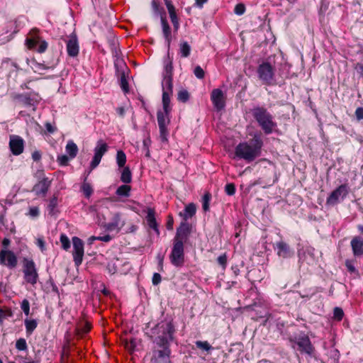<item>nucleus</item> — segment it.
Returning a JSON list of instances; mask_svg holds the SVG:
<instances>
[{
	"instance_id": "45",
	"label": "nucleus",
	"mask_w": 363,
	"mask_h": 363,
	"mask_svg": "<svg viewBox=\"0 0 363 363\" xmlns=\"http://www.w3.org/2000/svg\"><path fill=\"white\" fill-rule=\"evenodd\" d=\"M218 263L222 267L223 269H225L227 267L228 257L225 253L220 255L217 259Z\"/></svg>"
},
{
	"instance_id": "16",
	"label": "nucleus",
	"mask_w": 363,
	"mask_h": 363,
	"mask_svg": "<svg viewBox=\"0 0 363 363\" xmlns=\"http://www.w3.org/2000/svg\"><path fill=\"white\" fill-rule=\"evenodd\" d=\"M65 42L68 55L73 57H77L79 52V47L76 34L72 33Z\"/></svg>"
},
{
	"instance_id": "17",
	"label": "nucleus",
	"mask_w": 363,
	"mask_h": 363,
	"mask_svg": "<svg viewBox=\"0 0 363 363\" xmlns=\"http://www.w3.org/2000/svg\"><path fill=\"white\" fill-rule=\"evenodd\" d=\"M211 101L217 110H221L224 108L225 102L223 92L220 89H215L211 94Z\"/></svg>"
},
{
	"instance_id": "23",
	"label": "nucleus",
	"mask_w": 363,
	"mask_h": 363,
	"mask_svg": "<svg viewBox=\"0 0 363 363\" xmlns=\"http://www.w3.org/2000/svg\"><path fill=\"white\" fill-rule=\"evenodd\" d=\"M277 255L283 258H287L291 257V252L289 245L284 242H279L277 243Z\"/></svg>"
},
{
	"instance_id": "7",
	"label": "nucleus",
	"mask_w": 363,
	"mask_h": 363,
	"mask_svg": "<svg viewBox=\"0 0 363 363\" xmlns=\"http://www.w3.org/2000/svg\"><path fill=\"white\" fill-rule=\"evenodd\" d=\"M171 263L177 267L183 266L184 263V249L182 242H173V247L169 256Z\"/></svg>"
},
{
	"instance_id": "6",
	"label": "nucleus",
	"mask_w": 363,
	"mask_h": 363,
	"mask_svg": "<svg viewBox=\"0 0 363 363\" xmlns=\"http://www.w3.org/2000/svg\"><path fill=\"white\" fill-rule=\"evenodd\" d=\"M169 113L159 111L157 113V123L160 129V138L163 143H167L169 131L167 126L170 123Z\"/></svg>"
},
{
	"instance_id": "19",
	"label": "nucleus",
	"mask_w": 363,
	"mask_h": 363,
	"mask_svg": "<svg viewBox=\"0 0 363 363\" xmlns=\"http://www.w3.org/2000/svg\"><path fill=\"white\" fill-rule=\"evenodd\" d=\"M146 220L148 226L153 229L155 232L157 233V235H160V230L158 228V224L157 223L156 218H155V211L154 208H147V216Z\"/></svg>"
},
{
	"instance_id": "5",
	"label": "nucleus",
	"mask_w": 363,
	"mask_h": 363,
	"mask_svg": "<svg viewBox=\"0 0 363 363\" xmlns=\"http://www.w3.org/2000/svg\"><path fill=\"white\" fill-rule=\"evenodd\" d=\"M24 279L27 283L35 285L38 279V274L34 262L24 258L23 260Z\"/></svg>"
},
{
	"instance_id": "56",
	"label": "nucleus",
	"mask_w": 363,
	"mask_h": 363,
	"mask_svg": "<svg viewBox=\"0 0 363 363\" xmlns=\"http://www.w3.org/2000/svg\"><path fill=\"white\" fill-rule=\"evenodd\" d=\"M345 266L350 272L353 273L356 272V269L350 260H346Z\"/></svg>"
},
{
	"instance_id": "8",
	"label": "nucleus",
	"mask_w": 363,
	"mask_h": 363,
	"mask_svg": "<svg viewBox=\"0 0 363 363\" xmlns=\"http://www.w3.org/2000/svg\"><path fill=\"white\" fill-rule=\"evenodd\" d=\"M290 342L296 343L298 345V349L301 352L306 353L308 355H312L315 351V348L312 345L308 335H304L295 339L290 338Z\"/></svg>"
},
{
	"instance_id": "3",
	"label": "nucleus",
	"mask_w": 363,
	"mask_h": 363,
	"mask_svg": "<svg viewBox=\"0 0 363 363\" xmlns=\"http://www.w3.org/2000/svg\"><path fill=\"white\" fill-rule=\"evenodd\" d=\"M252 115L266 135L271 134L277 127L273 116L263 106H255L251 110Z\"/></svg>"
},
{
	"instance_id": "32",
	"label": "nucleus",
	"mask_w": 363,
	"mask_h": 363,
	"mask_svg": "<svg viewBox=\"0 0 363 363\" xmlns=\"http://www.w3.org/2000/svg\"><path fill=\"white\" fill-rule=\"evenodd\" d=\"M131 187L129 185H121L116 190V194L121 196H128Z\"/></svg>"
},
{
	"instance_id": "21",
	"label": "nucleus",
	"mask_w": 363,
	"mask_h": 363,
	"mask_svg": "<svg viewBox=\"0 0 363 363\" xmlns=\"http://www.w3.org/2000/svg\"><path fill=\"white\" fill-rule=\"evenodd\" d=\"M166 6L169 14V17L171 19V21L173 24L174 29L175 31H177L179 27V18L176 13V10L173 4L170 1L166 2Z\"/></svg>"
},
{
	"instance_id": "42",
	"label": "nucleus",
	"mask_w": 363,
	"mask_h": 363,
	"mask_svg": "<svg viewBox=\"0 0 363 363\" xmlns=\"http://www.w3.org/2000/svg\"><path fill=\"white\" fill-rule=\"evenodd\" d=\"M151 144V140L150 136L148 135L146 138L143 140V149L145 150V156L150 157V152L149 147Z\"/></svg>"
},
{
	"instance_id": "22",
	"label": "nucleus",
	"mask_w": 363,
	"mask_h": 363,
	"mask_svg": "<svg viewBox=\"0 0 363 363\" xmlns=\"http://www.w3.org/2000/svg\"><path fill=\"white\" fill-rule=\"evenodd\" d=\"M125 224L124 220H121V215L119 213H116L113 216V221L108 223L106 225V228L108 230H113L117 229L120 230Z\"/></svg>"
},
{
	"instance_id": "55",
	"label": "nucleus",
	"mask_w": 363,
	"mask_h": 363,
	"mask_svg": "<svg viewBox=\"0 0 363 363\" xmlns=\"http://www.w3.org/2000/svg\"><path fill=\"white\" fill-rule=\"evenodd\" d=\"M121 86L124 91H128V83L124 75H123L121 78Z\"/></svg>"
},
{
	"instance_id": "39",
	"label": "nucleus",
	"mask_w": 363,
	"mask_h": 363,
	"mask_svg": "<svg viewBox=\"0 0 363 363\" xmlns=\"http://www.w3.org/2000/svg\"><path fill=\"white\" fill-rule=\"evenodd\" d=\"M12 315V311L9 308L0 309V325L3 324V321L6 317H11Z\"/></svg>"
},
{
	"instance_id": "26",
	"label": "nucleus",
	"mask_w": 363,
	"mask_h": 363,
	"mask_svg": "<svg viewBox=\"0 0 363 363\" xmlns=\"http://www.w3.org/2000/svg\"><path fill=\"white\" fill-rule=\"evenodd\" d=\"M108 202V199H104L100 201H98L94 205L90 206L89 209L91 212H94L96 215H99L103 213V208H107V203Z\"/></svg>"
},
{
	"instance_id": "4",
	"label": "nucleus",
	"mask_w": 363,
	"mask_h": 363,
	"mask_svg": "<svg viewBox=\"0 0 363 363\" xmlns=\"http://www.w3.org/2000/svg\"><path fill=\"white\" fill-rule=\"evenodd\" d=\"M156 347L157 348L152 352L151 363H171L169 344L156 345Z\"/></svg>"
},
{
	"instance_id": "54",
	"label": "nucleus",
	"mask_w": 363,
	"mask_h": 363,
	"mask_svg": "<svg viewBox=\"0 0 363 363\" xmlns=\"http://www.w3.org/2000/svg\"><path fill=\"white\" fill-rule=\"evenodd\" d=\"M57 162L60 165L65 166L68 164L69 157L67 155H61L57 157Z\"/></svg>"
},
{
	"instance_id": "11",
	"label": "nucleus",
	"mask_w": 363,
	"mask_h": 363,
	"mask_svg": "<svg viewBox=\"0 0 363 363\" xmlns=\"http://www.w3.org/2000/svg\"><path fill=\"white\" fill-rule=\"evenodd\" d=\"M0 264L11 269L15 268L18 264L17 257L11 250H1L0 251Z\"/></svg>"
},
{
	"instance_id": "15",
	"label": "nucleus",
	"mask_w": 363,
	"mask_h": 363,
	"mask_svg": "<svg viewBox=\"0 0 363 363\" xmlns=\"http://www.w3.org/2000/svg\"><path fill=\"white\" fill-rule=\"evenodd\" d=\"M9 147L14 155H21L24 150V141L18 135H11L9 141Z\"/></svg>"
},
{
	"instance_id": "41",
	"label": "nucleus",
	"mask_w": 363,
	"mask_h": 363,
	"mask_svg": "<svg viewBox=\"0 0 363 363\" xmlns=\"http://www.w3.org/2000/svg\"><path fill=\"white\" fill-rule=\"evenodd\" d=\"M189 94L186 90H181L178 92L177 99L179 101L186 102L189 100Z\"/></svg>"
},
{
	"instance_id": "50",
	"label": "nucleus",
	"mask_w": 363,
	"mask_h": 363,
	"mask_svg": "<svg viewBox=\"0 0 363 363\" xmlns=\"http://www.w3.org/2000/svg\"><path fill=\"white\" fill-rule=\"evenodd\" d=\"M194 73L199 79H203L205 76L203 69L200 66H196L194 69Z\"/></svg>"
},
{
	"instance_id": "46",
	"label": "nucleus",
	"mask_w": 363,
	"mask_h": 363,
	"mask_svg": "<svg viewBox=\"0 0 363 363\" xmlns=\"http://www.w3.org/2000/svg\"><path fill=\"white\" fill-rule=\"evenodd\" d=\"M344 316V312L342 308L336 307L334 309L333 318L337 320H341Z\"/></svg>"
},
{
	"instance_id": "52",
	"label": "nucleus",
	"mask_w": 363,
	"mask_h": 363,
	"mask_svg": "<svg viewBox=\"0 0 363 363\" xmlns=\"http://www.w3.org/2000/svg\"><path fill=\"white\" fill-rule=\"evenodd\" d=\"M57 205V197L54 196L50 200L48 207L52 213Z\"/></svg>"
},
{
	"instance_id": "58",
	"label": "nucleus",
	"mask_w": 363,
	"mask_h": 363,
	"mask_svg": "<svg viewBox=\"0 0 363 363\" xmlns=\"http://www.w3.org/2000/svg\"><path fill=\"white\" fill-rule=\"evenodd\" d=\"M355 116L357 120H362L363 119V108L359 107L355 111Z\"/></svg>"
},
{
	"instance_id": "49",
	"label": "nucleus",
	"mask_w": 363,
	"mask_h": 363,
	"mask_svg": "<svg viewBox=\"0 0 363 363\" xmlns=\"http://www.w3.org/2000/svg\"><path fill=\"white\" fill-rule=\"evenodd\" d=\"M225 191L228 195H233L235 192V186L233 183H230L226 184L225 187Z\"/></svg>"
},
{
	"instance_id": "25",
	"label": "nucleus",
	"mask_w": 363,
	"mask_h": 363,
	"mask_svg": "<svg viewBox=\"0 0 363 363\" xmlns=\"http://www.w3.org/2000/svg\"><path fill=\"white\" fill-rule=\"evenodd\" d=\"M161 23L162 26L163 34L169 46L172 41L171 29L165 17H161Z\"/></svg>"
},
{
	"instance_id": "61",
	"label": "nucleus",
	"mask_w": 363,
	"mask_h": 363,
	"mask_svg": "<svg viewBox=\"0 0 363 363\" xmlns=\"http://www.w3.org/2000/svg\"><path fill=\"white\" fill-rule=\"evenodd\" d=\"M45 128H46V130L49 133H52L55 131L56 128L52 125L51 123H45Z\"/></svg>"
},
{
	"instance_id": "53",
	"label": "nucleus",
	"mask_w": 363,
	"mask_h": 363,
	"mask_svg": "<svg viewBox=\"0 0 363 363\" xmlns=\"http://www.w3.org/2000/svg\"><path fill=\"white\" fill-rule=\"evenodd\" d=\"M38 44H39V46L37 49V51L40 53L44 52L48 48L47 42H45V40H41V41L40 40Z\"/></svg>"
},
{
	"instance_id": "63",
	"label": "nucleus",
	"mask_w": 363,
	"mask_h": 363,
	"mask_svg": "<svg viewBox=\"0 0 363 363\" xmlns=\"http://www.w3.org/2000/svg\"><path fill=\"white\" fill-rule=\"evenodd\" d=\"M97 240L107 242L111 240V237L109 235H106L105 236H99L97 237Z\"/></svg>"
},
{
	"instance_id": "12",
	"label": "nucleus",
	"mask_w": 363,
	"mask_h": 363,
	"mask_svg": "<svg viewBox=\"0 0 363 363\" xmlns=\"http://www.w3.org/2000/svg\"><path fill=\"white\" fill-rule=\"evenodd\" d=\"M108 145L103 140H99L97 145L94 149V156L91 162L90 167L91 169L96 168L101 162L103 155L107 152Z\"/></svg>"
},
{
	"instance_id": "1",
	"label": "nucleus",
	"mask_w": 363,
	"mask_h": 363,
	"mask_svg": "<svg viewBox=\"0 0 363 363\" xmlns=\"http://www.w3.org/2000/svg\"><path fill=\"white\" fill-rule=\"evenodd\" d=\"M263 142L259 135H255L250 143L243 142L239 143L235 150V155L240 159L247 162H252L261 154Z\"/></svg>"
},
{
	"instance_id": "44",
	"label": "nucleus",
	"mask_w": 363,
	"mask_h": 363,
	"mask_svg": "<svg viewBox=\"0 0 363 363\" xmlns=\"http://www.w3.org/2000/svg\"><path fill=\"white\" fill-rule=\"evenodd\" d=\"M60 242L64 250H67L70 247L69 240L65 235H61Z\"/></svg>"
},
{
	"instance_id": "36",
	"label": "nucleus",
	"mask_w": 363,
	"mask_h": 363,
	"mask_svg": "<svg viewBox=\"0 0 363 363\" xmlns=\"http://www.w3.org/2000/svg\"><path fill=\"white\" fill-rule=\"evenodd\" d=\"M82 191L86 198H89L93 193V189L89 183L84 182L82 185Z\"/></svg>"
},
{
	"instance_id": "10",
	"label": "nucleus",
	"mask_w": 363,
	"mask_h": 363,
	"mask_svg": "<svg viewBox=\"0 0 363 363\" xmlns=\"http://www.w3.org/2000/svg\"><path fill=\"white\" fill-rule=\"evenodd\" d=\"M73 243V258L76 266H79L83 259L84 257V243L82 240L77 238L74 237L72 238Z\"/></svg>"
},
{
	"instance_id": "62",
	"label": "nucleus",
	"mask_w": 363,
	"mask_h": 363,
	"mask_svg": "<svg viewBox=\"0 0 363 363\" xmlns=\"http://www.w3.org/2000/svg\"><path fill=\"white\" fill-rule=\"evenodd\" d=\"M37 245L42 251L45 250V242L43 238H39L37 239Z\"/></svg>"
},
{
	"instance_id": "27",
	"label": "nucleus",
	"mask_w": 363,
	"mask_h": 363,
	"mask_svg": "<svg viewBox=\"0 0 363 363\" xmlns=\"http://www.w3.org/2000/svg\"><path fill=\"white\" fill-rule=\"evenodd\" d=\"M172 93H169L167 91H163L162 93V105L163 111L166 113H170L172 108L170 106V95Z\"/></svg>"
},
{
	"instance_id": "31",
	"label": "nucleus",
	"mask_w": 363,
	"mask_h": 363,
	"mask_svg": "<svg viewBox=\"0 0 363 363\" xmlns=\"http://www.w3.org/2000/svg\"><path fill=\"white\" fill-rule=\"evenodd\" d=\"M179 50L182 57H187L190 55L191 47L187 42H183L180 44Z\"/></svg>"
},
{
	"instance_id": "37",
	"label": "nucleus",
	"mask_w": 363,
	"mask_h": 363,
	"mask_svg": "<svg viewBox=\"0 0 363 363\" xmlns=\"http://www.w3.org/2000/svg\"><path fill=\"white\" fill-rule=\"evenodd\" d=\"M40 42V38L38 36H33L31 38L26 40V45L28 49H33Z\"/></svg>"
},
{
	"instance_id": "30",
	"label": "nucleus",
	"mask_w": 363,
	"mask_h": 363,
	"mask_svg": "<svg viewBox=\"0 0 363 363\" xmlns=\"http://www.w3.org/2000/svg\"><path fill=\"white\" fill-rule=\"evenodd\" d=\"M121 180L125 184H128L131 182L132 176L129 167H124L121 174Z\"/></svg>"
},
{
	"instance_id": "18",
	"label": "nucleus",
	"mask_w": 363,
	"mask_h": 363,
	"mask_svg": "<svg viewBox=\"0 0 363 363\" xmlns=\"http://www.w3.org/2000/svg\"><path fill=\"white\" fill-rule=\"evenodd\" d=\"M350 244L354 256L360 257L363 255V238L362 237H354L352 239Z\"/></svg>"
},
{
	"instance_id": "47",
	"label": "nucleus",
	"mask_w": 363,
	"mask_h": 363,
	"mask_svg": "<svg viewBox=\"0 0 363 363\" xmlns=\"http://www.w3.org/2000/svg\"><path fill=\"white\" fill-rule=\"evenodd\" d=\"M172 70H173V66L172 61H169L164 68V77H172Z\"/></svg>"
},
{
	"instance_id": "38",
	"label": "nucleus",
	"mask_w": 363,
	"mask_h": 363,
	"mask_svg": "<svg viewBox=\"0 0 363 363\" xmlns=\"http://www.w3.org/2000/svg\"><path fill=\"white\" fill-rule=\"evenodd\" d=\"M211 195L210 193L207 192L203 196V204L202 207L204 211H208L209 210V201L211 199Z\"/></svg>"
},
{
	"instance_id": "24",
	"label": "nucleus",
	"mask_w": 363,
	"mask_h": 363,
	"mask_svg": "<svg viewBox=\"0 0 363 363\" xmlns=\"http://www.w3.org/2000/svg\"><path fill=\"white\" fill-rule=\"evenodd\" d=\"M196 212V206L194 203H190L186 206L184 211L180 213L179 216L183 218L184 220H187L195 215Z\"/></svg>"
},
{
	"instance_id": "48",
	"label": "nucleus",
	"mask_w": 363,
	"mask_h": 363,
	"mask_svg": "<svg viewBox=\"0 0 363 363\" xmlns=\"http://www.w3.org/2000/svg\"><path fill=\"white\" fill-rule=\"evenodd\" d=\"M21 309L24 312L26 315H28L30 313V303L27 299L23 300L21 303Z\"/></svg>"
},
{
	"instance_id": "28",
	"label": "nucleus",
	"mask_w": 363,
	"mask_h": 363,
	"mask_svg": "<svg viewBox=\"0 0 363 363\" xmlns=\"http://www.w3.org/2000/svg\"><path fill=\"white\" fill-rule=\"evenodd\" d=\"M66 152L69 155L70 158H74L78 152V147L73 141L70 140L66 145Z\"/></svg>"
},
{
	"instance_id": "13",
	"label": "nucleus",
	"mask_w": 363,
	"mask_h": 363,
	"mask_svg": "<svg viewBox=\"0 0 363 363\" xmlns=\"http://www.w3.org/2000/svg\"><path fill=\"white\" fill-rule=\"evenodd\" d=\"M348 194V187L347 184H342L333 191L327 198L326 203L328 205H335L337 203L340 197L344 198Z\"/></svg>"
},
{
	"instance_id": "59",
	"label": "nucleus",
	"mask_w": 363,
	"mask_h": 363,
	"mask_svg": "<svg viewBox=\"0 0 363 363\" xmlns=\"http://www.w3.org/2000/svg\"><path fill=\"white\" fill-rule=\"evenodd\" d=\"M29 214L33 217H36L39 214V209L38 207H32L29 210Z\"/></svg>"
},
{
	"instance_id": "14",
	"label": "nucleus",
	"mask_w": 363,
	"mask_h": 363,
	"mask_svg": "<svg viewBox=\"0 0 363 363\" xmlns=\"http://www.w3.org/2000/svg\"><path fill=\"white\" fill-rule=\"evenodd\" d=\"M191 226L189 223L186 222L182 223L180 226L177 230V233L173 242H180L184 244L185 242H186L188 237L191 233Z\"/></svg>"
},
{
	"instance_id": "33",
	"label": "nucleus",
	"mask_w": 363,
	"mask_h": 363,
	"mask_svg": "<svg viewBox=\"0 0 363 363\" xmlns=\"http://www.w3.org/2000/svg\"><path fill=\"white\" fill-rule=\"evenodd\" d=\"M172 77H164L163 91H167L169 93H172Z\"/></svg>"
},
{
	"instance_id": "60",
	"label": "nucleus",
	"mask_w": 363,
	"mask_h": 363,
	"mask_svg": "<svg viewBox=\"0 0 363 363\" xmlns=\"http://www.w3.org/2000/svg\"><path fill=\"white\" fill-rule=\"evenodd\" d=\"M173 224H174V220L172 216H168V220L167 222V228L168 230H172L173 229Z\"/></svg>"
},
{
	"instance_id": "34",
	"label": "nucleus",
	"mask_w": 363,
	"mask_h": 363,
	"mask_svg": "<svg viewBox=\"0 0 363 363\" xmlns=\"http://www.w3.org/2000/svg\"><path fill=\"white\" fill-rule=\"evenodd\" d=\"M91 330V325L89 323H84L82 325H79L77 328V335L82 336Z\"/></svg>"
},
{
	"instance_id": "35",
	"label": "nucleus",
	"mask_w": 363,
	"mask_h": 363,
	"mask_svg": "<svg viewBox=\"0 0 363 363\" xmlns=\"http://www.w3.org/2000/svg\"><path fill=\"white\" fill-rule=\"evenodd\" d=\"M116 159L118 167H123L126 162L125 154L122 150L118 151Z\"/></svg>"
},
{
	"instance_id": "20",
	"label": "nucleus",
	"mask_w": 363,
	"mask_h": 363,
	"mask_svg": "<svg viewBox=\"0 0 363 363\" xmlns=\"http://www.w3.org/2000/svg\"><path fill=\"white\" fill-rule=\"evenodd\" d=\"M50 186V181L48 178H43L33 187V191H35L36 195L45 196L48 191Z\"/></svg>"
},
{
	"instance_id": "57",
	"label": "nucleus",
	"mask_w": 363,
	"mask_h": 363,
	"mask_svg": "<svg viewBox=\"0 0 363 363\" xmlns=\"http://www.w3.org/2000/svg\"><path fill=\"white\" fill-rule=\"evenodd\" d=\"M161 276L159 273H155L153 274V277H152V284L154 285H157L159 283H160L161 281Z\"/></svg>"
},
{
	"instance_id": "9",
	"label": "nucleus",
	"mask_w": 363,
	"mask_h": 363,
	"mask_svg": "<svg viewBox=\"0 0 363 363\" xmlns=\"http://www.w3.org/2000/svg\"><path fill=\"white\" fill-rule=\"evenodd\" d=\"M257 72L259 79L263 82L264 84L267 85L272 84L274 78V69L269 63L264 62L260 65L258 67Z\"/></svg>"
},
{
	"instance_id": "2",
	"label": "nucleus",
	"mask_w": 363,
	"mask_h": 363,
	"mask_svg": "<svg viewBox=\"0 0 363 363\" xmlns=\"http://www.w3.org/2000/svg\"><path fill=\"white\" fill-rule=\"evenodd\" d=\"M175 332L172 320L164 319L158 323L151 329L152 336L155 337L154 342L156 345H164L169 344L173 340Z\"/></svg>"
},
{
	"instance_id": "40",
	"label": "nucleus",
	"mask_w": 363,
	"mask_h": 363,
	"mask_svg": "<svg viewBox=\"0 0 363 363\" xmlns=\"http://www.w3.org/2000/svg\"><path fill=\"white\" fill-rule=\"evenodd\" d=\"M196 345L198 348L206 351H209L212 349L211 345L207 341H196Z\"/></svg>"
},
{
	"instance_id": "29",
	"label": "nucleus",
	"mask_w": 363,
	"mask_h": 363,
	"mask_svg": "<svg viewBox=\"0 0 363 363\" xmlns=\"http://www.w3.org/2000/svg\"><path fill=\"white\" fill-rule=\"evenodd\" d=\"M25 325L27 334L30 335L37 328L38 324L35 320L26 319L25 320Z\"/></svg>"
},
{
	"instance_id": "64",
	"label": "nucleus",
	"mask_w": 363,
	"mask_h": 363,
	"mask_svg": "<svg viewBox=\"0 0 363 363\" xmlns=\"http://www.w3.org/2000/svg\"><path fill=\"white\" fill-rule=\"evenodd\" d=\"M32 158L33 159V160L35 161H38L40 160L41 158V154L38 152V151H35L34 152H33L32 154Z\"/></svg>"
},
{
	"instance_id": "51",
	"label": "nucleus",
	"mask_w": 363,
	"mask_h": 363,
	"mask_svg": "<svg viewBox=\"0 0 363 363\" xmlns=\"http://www.w3.org/2000/svg\"><path fill=\"white\" fill-rule=\"evenodd\" d=\"M245 11V6L243 4H238L235 7V13L238 15H242Z\"/></svg>"
},
{
	"instance_id": "43",
	"label": "nucleus",
	"mask_w": 363,
	"mask_h": 363,
	"mask_svg": "<svg viewBox=\"0 0 363 363\" xmlns=\"http://www.w3.org/2000/svg\"><path fill=\"white\" fill-rule=\"evenodd\" d=\"M16 347L20 351H23L27 349L26 341L23 338L18 339L16 342Z\"/></svg>"
}]
</instances>
